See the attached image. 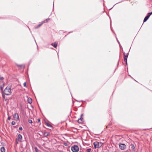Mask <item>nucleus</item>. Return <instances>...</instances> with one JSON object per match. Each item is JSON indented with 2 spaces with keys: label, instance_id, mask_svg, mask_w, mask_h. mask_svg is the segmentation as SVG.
Segmentation results:
<instances>
[{
  "label": "nucleus",
  "instance_id": "c85d7f7f",
  "mask_svg": "<svg viewBox=\"0 0 152 152\" xmlns=\"http://www.w3.org/2000/svg\"><path fill=\"white\" fill-rule=\"evenodd\" d=\"M11 119V117L9 116L8 118V119L9 120H10Z\"/></svg>",
  "mask_w": 152,
  "mask_h": 152
},
{
  "label": "nucleus",
  "instance_id": "a878e982",
  "mask_svg": "<svg viewBox=\"0 0 152 152\" xmlns=\"http://www.w3.org/2000/svg\"><path fill=\"white\" fill-rule=\"evenodd\" d=\"M19 129L20 130H23V128L22 127H20L19 128Z\"/></svg>",
  "mask_w": 152,
  "mask_h": 152
},
{
  "label": "nucleus",
  "instance_id": "f8f14e48",
  "mask_svg": "<svg viewBox=\"0 0 152 152\" xmlns=\"http://www.w3.org/2000/svg\"><path fill=\"white\" fill-rule=\"evenodd\" d=\"M49 133L48 132H44L43 134L45 137H47L49 135Z\"/></svg>",
  "mask_w": 152,
  "mask_h": 152
},
{
  "label": "nucleus",
  "instance_id": "2eb2a0df",
  "mask_svg": "<svg viewBox=\"0 0 152 152\" xmlns=\"http://www.w3.org/2000/svg\"><path fill=\"white\" fill-rule=\"evenodd\" d=\"M149 18V17H148V16H146L144 19V20H143L144 22H146L148 20V19Z\"/></svg>",
  "mask_w": 152,
  "mask_h": 152
},
{
  "label": "nucleus",
  "instance_id": "ddd939ff",
  "mask_svg": "<svg viewBox=\"0 0 152 152\" xmlns=\"http://www.w3.org/2000/svg\"><path fill=\"white\" fill-rule=\"evenodd\" d=\"M22 135L20 134H18V139L19 140H21L22 139Z\"/></svg>",
  "mask_w": 152,
  "mask_h": 152
},
{
  "label": "nucleus",
  "instance_id": "423d86ee",
  "mask_svg": "<svg viewBox=\"0 0 152 152\" xmlns=\"http://www.w3.org/2000/svg\"><path fill=\"white\" fill-rule=\"evenodd\" d=\"M13 118H15V120L17 121L19 119V115L17 113H15L13 115Z\"/></svg>",
  "mask_w": 152,
  "mask_h": 152
},
{
  "label": "nucleus",
  "instance_id": "a211bd4d",
  "mask_svg": "<svg viewBox=\"0 0 152 152\" xmlns=\"http://www.w3.org/2000/svg\"><path fill=\"white\" fill-rule=\"evenodd\" d=\"M4 87V85H0V88L1 89V90L2 91V92L3 91V88Z\"/></svg>",
  "mask_w": 152,
  "mask_h": 152
},
{
  "label": "nucleus",
  "instance_id": "393cba45",
  "mask_svg": "<svg viewBox=\"0 0 152 152\" xmlns=\"http://www.w3.org/2000/svg\"><path fill=\"white\" fill-rule=\"evenodd\" d=\"M28 122L30 124L31 123H32V120H30V119L28 120Z\"/></svg>",
  "mask_w": 152,
  "mask_h": 152
},
{
  "label": "nucleus",
  "instance_id": "1a4fd4ad",
  "mask_svg": "<svg viewBox=\"0 0 152 152\" xmlns=\"http://www.w3.org/2000/svg\"><path fill=\"white\" fill-rule=\"evenodd\" d=\"M17 66L18 67L20 68H24L25 67V65L23 64L18 65L17 64Z\"/></svg>",
  "mask_w": 152,
  "mask_h": 152
},
{
  "label": "nucleus",
  "instance_id": "9b49d317",
  "mask_svg": "<svg viewBox=\"0 0 152 152\" xmlns=\"http://www.w3.org/2000/svg\"><path fill=\"white\" fill-rule=\"evenodd\" d=\"M131 148H132V150L133 151H135V146H134V145L132 144H131Z\"/></svg>",
  "mask_w": 152,
  "mask_h": 152
},
{
  "label": "nucleus",
  "instance_id": "dca6fc26",
  "mask_svg": "<svg viewBox=\"0 0 152 152\" xmlns=\"http://www.w3.org/2000/svg\"><path fill=\"white\" fill-rule=\"evenodd\" d=\"M50 20V19L49 18H48L45 19V20L42 23H47L48 22V20Z\"/></svg>",
  "mask_w": 152,
  "mask_h": 152
},
{
  "label": "nucleus",
  "instance_id": "6ab92c4d",
  "mask_svg": "<svg viewBox=\"0 0 152 152\" xmlns=\"http://www.w3.org/2000/svg\"><path fill=\"white\" fill-rule=\"evenodd\" d=\"M152 14V12H151L149 13L147 15V16H148V17H149Z\"/></svg>",
  "mask_w": 152,
  "mask_h": 152
},
{
  "label": "nucleus",
  "instance_id": "473e14b6",
  "mask_svg": "<svg viewBox=\"0 0 152 152\" xmlns=\"http://www.w3.org/2000/svg\"><path fill=\"white\" fill-rule=\"evenodd\" d=\"M16 152H17V151H16Z\"/></svg>",
  "mask_w": 152,
  "mask_h": 152
},
{
  "label": "nucleus",
  "instance_id": "4468645a",
  "mask_svg": "<svg viewBox=\"0 0 152 152\" xmlns=\"http://www.w3.org/2000/svg\"><path fill=\"white\" fill-rule=\"evenodd\" d=\"M1 152H5V150L4 147H3L1 148Z\"/></svg>",
  "mask_w": 152,
  "mask_h": 152
},
{
  "label": "nucleus",
  "instance_id": "2f4dec72",
  "mask_svg": "<svg viewBox=\"0 0 152 152\" xmlns=\"http://www.w3.org/2000/svg\"><path fill=\"white\" fill-rule=\"evenodd\" d=\"M82 152V151H80V152Z\"/></svg>",
  "mask_w": 152,
  "mask_h": 152
},
{
  "label": "nucleus",
  "instance_id": "cd10ccee",
  "mask_svg": "<svg viewBox=\"0 0 152 152\" xmlns=\"http://www.w3.org/2000/svg\"><path fill=\"white\" fill-rule=\"evenodd\" d=\"M3 79H4V78H3V77H0V80H3Z\"/></svg>",
  "mask_w": 152,
  "mask_h": 152
},
{
  "label": "nucleus",
  "instance_id": "412c9836",
  "mask_svg": "<svg viewBox=\"0 0 152 152\" xmlns=\"http://www.w3.org/2000/svg\"><path fill=\"white\" fill-rule=\"evenodd\" d=\"M35 151H36V152H39V150L37 149V147H35Z\"/></svg>",
  "mask_w": 152,
  "mask_h": 152
},
{
  "label": "nucleus",
  "instance_id": "f257e3e1",
  "mask_svg": "<svg viewBox=\"0 0 152 152\" xmlns=\"http://www.w3.org/2000/svg\"><path fill=\"white\" fill-rule=\"evenodd\" d=\"M11 86L9 85L7 86L2 92L3 93L7 95H10L11 94Z\"/></svg>",
  "mask_w": 152,
  "mask_h": 152
},
{
  "label": "nucleus",
  "instance_id": "9d476101",
  "mask_svg": "<svg viewBox=\"0 0 152 152\" xmlns=\"http://www.w3.org/2000/svg\"><path fill=\"white\" fill-rule=\"evenodd\" d=\"M28 103L31 104L32 102V99L30 98H28L27 100Z\"/></svg>",
  "mask_w": 152,
  "mask_h": 152
},
{
  "label": "nucleus",
  "instance_id": "f03ea898",
  "mask_svg": "<svg viewBox=\"0 0 152 152\" xmlns=\"http://www.w3.org/2000/svg\"><path fill=\"white\" fill-rule=\"evenodd\" d=\"M71 149L73 152H77L79 150L78 147L76 145H74L72 147Z\"/></svg>",
  "mask_w": 152,
  "mask_h": 152
},
{
  "label": "nucleus",
  "instance_id": "c756f323",
  "mask_svg": "<svg viewBox=\"0 0 152 152\" xmlns=\"http://www.w3.org/2000/svg\"><path fill=\"white\" fill-rule=\"evenodd\" d=\"M83 114H81V115H80L81 117L82 118V117H83Z\"/></svg>",
  "mask_w": 152,
  "mask_h": 152
},
{
  "label": "nucleus",
  "instance_id": "6e6552de",
  "mask_svg": "<svg viewBox=\"0 0 152 152\" xmlns=\"http://www.w3.org/2000/svg\"><path fill=\"white\" fill-rule=\"evenodd\" d=\"M51 45L55 48H56L58 44L57 42H55L54 43H52Z\"/></svg>",
  "mask_w": 152,
  "mask_h": 152
},
{
  "label": "nucleus",
  "instance_id": "5701e85b",
  "mask_svg": "<svg viewBox=\"0 0 152 152\" xmlns=\"http://www.w3.org/2000/svg\"><path fill=\"white\" fill-rule=\"evenodd\" d=\"M23 86H24L26 87V82H25L23 83Z\"/></svg>",
  "mask_w": 152,
  "mask_h": 152
},
{
  "label": "nucleus",
  "instance_id": "7ed1b4c3",
  "mask_svg": "<svg viewBox=\"0 0 152 152\" xmlns=\"http://www.w3.org/2000/svg\"><path fill=\"white\" fill-rule=\"evenodd\" d=\"M119 145L120 149L122 150H124L126 148V145L124 144L119 143Z\"/></svg>",
  "mask_w": 152,
  "mask_h": 152
},
{
  "label": "nucleus",
  "instance_id": "b1692460",
  "mask_svg": "<svg viewBox=\"0 0 152 152\" xmlns=\"http://www.w3.org/2000/svg\"><path fill=\"white\" fill-rule=\"evenodd\" d=\"M91 151V148H89L87 150V152H90Z\"/></svg>",
  "mask_w": 152,
  "mask_h": 152
},
{
  "label": "nucleus",
  "instance_id": "0eeeda50",
  "mask_svg": "<svg viewBox=\"0 0 152 152\" xmlns=\"http://www.w3.org/2000/svg\"><path fill=\"white\" fill-rule=\"evenodd\" d=\"M78 122L80 123H82L83 122V118L82 117H80L78 120Z\"/></svg>",
  "mask_w": 152,
  "mask_h": 152
},
{
  "label": "nucleus",
  "instance_id": "20e7f679",
  "mask_svg": "<svg viewBox=\"0 0 152 152\" xmlns=\"http://www.w3.org/2000/svg\"><path fill=\"white\" fill-rule=\"evenodd\" d=\"M129 55L128 53H127L125 55V52L124 53V61L126 62V64L127 65V59L128 58V56Z\"/></svg>",
  "mask_w": 152,
  "mask_h": 152
},
{
  "label": "nucleus",
  "instance_id": "f3484780",
  "mask_svg": "<svg viewBox=\"0 0 152 152\" xmlns=\"http://www.w3.org/2000/svg\"><path fill=\"white\" fill-rule=\"evenodd\" d=\"M43 23H42L41 24H39L37 27H35V28L37 29Z\"/></svg>",
  "mask_w": 152,
  "mask_h": 152
},
{
  "label": "nucleus",
  "instance_id": "7c9ffc66",
  "mask_svg": "<svg viewBox=\"0 0 152 152\" xmlns=\"http://www.w3.org/2000/svg\"><path fill=\"white\" fill-rule=\"evenodd\" d=\"M38 122H40V119H38Z\"/></svg>",
  "mask_w": 152,
  "mask_h": 152
},
{
  "label": "nucleus",
  "instance_id": "aec40b11",
  "mask_svg": "<svg viewBox=\"0 0 152 152\" xmlns=\"http://www.w3.org/2000/svg\"><path fill=\"white\" fill-rule=\"evenodd\" d=\"M46 124L47 126H48L49 127H52L51 125H50L49 124L47 123Z\"/></svg>",
  "mask_w": 152,
  "mask_h": 152
},
{
  "label": "nucleus",
  "instance_id": "bb28decb",
  "mask_svg": "<svg viewBox=\"0 0 152 152\" xmlns=\"http://www.w3.org/2000/svg\"><path fill=\"white\" fill-rule=\"evenodd\" d=\"M4 94H3H3H2V97H3V98L4 99H5V95H4Z\"/></svg>",
  "mask_w": 152,
  "mask_h": 152
},
{
  "label": "nucleus",
  "instance_id": "4be33fe9",
  "mask_svg": "<svg viewBox=\"0 0 152 152\" xmlns=\"http://www.w3.org/2000/svg\"><path fill=\"white\" fill-rule=\"evenodd\" d=\"M11 124L12 125H14L15 124V122L14 121H12Z\"/></svg>",
  "mask_w": 152,
  "mask_h": 152
},
{
  "label": "nucleus",
  "instance_id": "39448f33",
  "mask_svg": "<svg viewBox=\"0 0 152 152\" xmlns=\"http://www.w3.org/2000/svg\"><path fill=\"white\" fill-rule=\"evenodd\" d=\"M99 142L97 141L95 142L94 143V145L95 148H99L100 146L99 145Z\"/></svg>",
  "mask_w": 152,
  "mask_h": 152
}]
</instances>
